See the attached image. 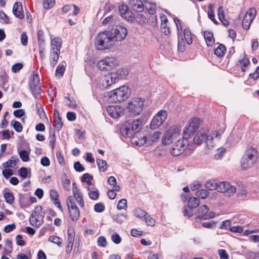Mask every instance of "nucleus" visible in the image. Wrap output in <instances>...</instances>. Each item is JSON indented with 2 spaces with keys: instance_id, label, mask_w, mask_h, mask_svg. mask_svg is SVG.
<instances>
[{
  "instance_id": "nucleus-60",
  "label": "nucleus",
  "mask_w": 259,
  "mask_h": 259,
  "mask_svg": "<svg viewBox=\"0 0 259 259\" xmlns=\"http://www.w3.org/2000/svg\"><path fill=\"white\" fill-rule=\"evenodd\" d=\"M2 174L3 176L7 179L13 175V170L11 168H5L3 170Z\"/></svg>"
},
{
  "instance_id": "nucleus-15",
  "label": "nucleus",
  "mask_w": 259,
  "mask_h": 259,
  "mask_svg": "<svg viewBox=\"0 0 259 259\" xmlns=\"http://www.w3.org/2000/svg\"><path fill=\"white\" fill-rule=\"evenodd\" d=\"M72 191L73 194L72 197L74 198V201H75V199L79 206L83 208L84 207V201L83 200L82 194L77 187L75 183L72 184Z\"/></svg>"
},
{
  "instance_id": "nucleus-46",
  "label": "nucleus",
  "mask_w": 259,
  "mask_h": 259,
  "mask_svg": "<svg viewBox=\"0 0 259 259\" xmlns=\"http://www.w3.org/2000/svg\"><path fill=\"white\" fill-rule=\"evenodd\" d=\"M37 40L39 46L45 45V36L44 32L42 30H39L37 32Z\"/></svg>"
},
{
  "instance_id": "nucleus-23",
  "label": "nucleus",
  "mask_w": 259,
  "mask_h": 259,
  "mask_svg": "<svg viewBox=\"0 0 259 259\" xmlns=\"http://www.w3.org/2000/svg\"><path fill=\"white\" fill-rule=\"evenodd\" d=\"M104 63L107 67V70L115 67L117 64V60L113 57H106L104 59Z\"/></svg>"
},
{
  "instance_id": "nucleus-31",
  "label": "nucleus",
  "mask_w": 259,
  "mask_h": 259,
  "mask_svg": "<svg viewBox=\"0 0 259 259\" xmlns=\"http://www.w3.org/2000/svg\"><path fill=\"white\" fill-rule=\"evenodd\" d=\"M30 91L35 98H38L40 96L41 93V88L38 84H29Z\"/></svg>"
},
{
  "instance_id": "nucleus-4",
  "label": "nucleus",
  "mask_w": 259,
  "mask_h": 259,
  "mask_svg": "<svg viewBox=\"0 0 259 259\" xmlns=\"http://www.w3.org/2000/svg\"><path fill=\"white\" fill-rule=\"evenodd\" d=\"M131 94L129 88L126 86H122L108 93L109 98L112 102H121L127 99Z\"/></svg>"
},
{
  "instance_id": "nucleus-37",
  "label": "nucleus",
  "mask_w": 259,
  "mask_h": 259,
  "mask_svg": "<svg viewBox=\"0 0 259 259\" xmlns=\"http://www.w3.org/2000/svg\"><path fill=\"white\" fill-rule=\"evenodd\" d=\"M97 164L100 171L105 172L107 169V163L105 160L97 159Z\"/></svg>"
},
{
  "instance_id": "nucleus-49",
  "label": "nucleus",
  "mask_w": 259,
  "mask_h": 259,
  "mask_svg": "<svg viewBox=\"0 0 259 259\" xmlns=\"http://www.w3.org/2000/svg\"><path fill=\"white\" fill-rule=\"evenodd\" d=\"M252 21L248 16H244L242 23L243 28L245 30H248Z\"/></svg>"
},
{
  "instance_id": "nucleus-1",
  "label": "nucleus",
  "mask_w": 259,
  "mask_h": 259,
  "mask_svg": "<svg viewBox=\"0 0 259 259\" xmlns=\"http://www.w3.org/2000/svg\"><path fill=\"white\" fill-rule=\"evenodd\" d=\"M142 124L140 119H129L121 125L120 132L123 137L133 138L135 134L140 131Z\"/></svg>"
},
{
  "instance_id": "nucleus-36",
  "label": "nucleus",
  "mask_w": 259,
  "mask_h": 259,
  "mask_svg": "<svg viewBox=\"0 0 259 259\" xmlns=\"http://www.w3.org/2000/svg\"><path fill=\"white\" fill-rule=\"evenodd\" d=\"M4 197L5 199V201L9 204H12L15 200V197L13 193L12 192H4Z\"/></svg>"
},
{
  "instance_id": "nucleus-2",
  "label": "nucleus",
  "mask_w": 259,
  "mask_h": 259,
  "mask_svg": "<svg viewBox=\"0 0 259 259\" xmlns=\"http://www.w3.org/2000/svg\"><path fill=\"white\" fill-rule=\"evenodd\" d=\"M258 158L257 150L253 147H248L245 151L241 160V165L243 169L251 168L255 163Z\"/></svg>"
},
{
  "instance_id": "nucleus-57",
  "label": "nucleus",
  "mask_w": 259,
  "mask_h": 259,
  "mask_svg": "<svg viewBox=\"0 0 259 259\" xmlns=\"http://www.w3.org/2000/svg\"><path fill=\"white\" fill-rule=\"evenodd\" d=\"M117 208L119 210L126 209L127 208V201L125 199H122L118 202Z\"/></svg>"
},
{
  "instance_id": "nucleus-40",
  "label": "nucleus",
  "mask_w": 259,
  "mask_h": 259,
  "mask_svg": "<svg viewBox=\"0 0 259 259\" xmlns=\"http://www.w3.org/2000/svg\"><path fill=\"white\" fill-rule=\"evenodd\" d=\"M136 21L141 24H143L147 22V18L143 14L138 13L135 16Z\"/></svg>"
},
{
  "instance_id": "nucleus-38",
  "label": "nucleus",
  "mask_w": 259,
  "mask_h": 259,
  "mask_svg": "<svg viewBox=\"0 0 259 259\" xmlns=\"http://www.w3.org/2000/svg\"><path fill=\"white\" fill-rule=\"evenodd\" d=\"M213 8V4H211L209 5L208 10L207 12L208 17L214 24H218V21L215 20L214 18Z\"/></svg>"
},
{
  "instance_id": "nucleus-41",
  "label": "nucleus",
  "mask_w": 259,
  "mask_h": 259,
  "mask_svg": "<svg viewBox=\"0 0 259 259\" xmlns=\"http://www.w3.org/2000/svg\"><path fill=\"white\" fill-rule=\"evenodd\" d=\"M40 80L38 74L37 72L33 71L32 76L30 77V81L29 84H38Z\"/></svg>"
},
{
  "instance_id": "nucleus-63",
  "label": "nucleus",
  "mask_w": 259,
  "mask_h": 259,
  "mask_svg": "<svg viewBox=\"0 0 259 259\" xmlns=\"http://www.w3.org/2000/svg\"><path fill=\"white\" fill-rule=\"evenodd\" d=\"M112 241L115 244H119L121 241V239L120 236L117 233H114L111 236Z\"/></svg>"
},
{
  "instance_id": "nucleus-22",
  "label": "nucleus",
  "mask_w": 259,
  "mask_h": 259,
  "mask_svg": "<svg viewBox=\"0 0 259 259\" xmlns=\"http://www.w3.org/2000/svg\"><path fill=\"white\" fill-rule=\"evenodd\" d=\"M144 7H145L149 14L153 15L155 13L156 5L154 3L143 0Z\"/></svg>"
},
{
  "instance_id": "nucleus-5",
  "label": "nucleus",
  "mask_w": 259,
  "mask_h": 259,
  "mask_svg": "<svg viewBox=\"0 0 259 259\" xmlns=\"http://www.w3.org/2000/svg\"><path fill=\"white\" fill-rule=\"evenodd\" d=\"M181 135V127L175 126H171L166 131L162 136V144L164 145L171 144L174 140L179 138Z\"/></svg>"
},
{
  "instance_id": "nucleus-17",
  "label": "nucleus",
  "mask_w": 259,
  "mask_h": 259,
  "mask_svg": "<svg viewBox=\"0 0 259 259\" xmlns=\"http://www.w3.org/2000/svg\"><path fill=\"white\" fill-rule=\"evenodd\" d=\"M128 74V70L121 68L118 69L116 72L111 73V78L114 79V81H118L119 79H124Z\"/></svg>"
},
{
  "instance_id": "nucleus-8",
  "label": "nucleus",
  "mask_w": 259,
  "mask_h": 259,
  "mask_svg": "<svg viewBox=\"0 0 259 259\" xmlns=\"http://www.w3.org/2000/svg\"><path fill=\"white\" fill-rule=\"evenodd\" d=\"M188 145V140L183 138L178 140L171 147L170 153L174 156L181 155L187 148Z\"/></svg>"
},
{
  "instance_id": "nucleus-44",
  "label": "nucleus",
  "mask_w": 259,
  "mask_h": 259,
  "mask_svg": "<svg viewBox=\"0 0 259 259\" xmlns=\"http://www.w3.org/2000/svg\"><path fill=\"white\" fill-rule=\"evenodd\" d=\"M11 125L17 132L20 133L22 132L23 130V127L21 123L16 120H13L11 122Z\"/></svg>"
},
{
  "instance_id": "nucleus-50",
  "label": "nucleus",
  "mask_w": 259,
  "mask_h": 259,
  "mask_svg": "<svg viewBox=\"0 0 259 259\" xmlns=\"http://www.w3.org/2000/svg\"><path fill=\"white\" fill-rule=\"evenodd\" d=\"M93 179V177L89 173L84 174L81 179L82 182H86L88 185L91 184V181Z\"/></svg>"
},
{
  "instance_id": "nucleus-35",
  "label": "nucleus",
  "mask_w": 259,
  "mask_h": 259,
  "mask_svg": "<svg viewBox=\"0 0 259 259\" xmlns=\"http://www.w3.org/2000/svg\"><path fill=\"white\" fill-rule=\"evenodd\" d=\"M225 51V46L222 44H220L219 46L214 50V54L218 57H221L224 56Z\"/></svg>"
},
{
  "instance_id": "nucleus-64",
  "label": "nucleus",
  "mask_w": 259,
  "mask_h": 259,
  "mask_svg": "<svg viewBox=\"0 0 259 259\" xmlns=\"http://www.w3.org/2000/svg\"><path fill=\"white\" fill-rule=\"evenodd\" d=\"M218 254L220 256V259H229L227 252L225 249H219L218 250Z\"/></svg>"
},
{
  "instance_id": "nucleus-20",
  "label": "nucleus",
  "mask_w": 259,
  "mask_h": 259,
  "mask_svg": "<svg viewBox=\"0 0 259 259\" xmlns=\"http://www.w3.org/2000/svg\"><path fill=\"white\" fill-rule=\"evenodd\" d=\"M144 2L141 0H129L128 5L135 11L142 12L144 9Z\"/></svg>"
},
{
  "instance_id": "nucleus-24",
  "label": "nucleus",
  "mask_w": 259,
  "mask_h": 259,
  "mask_svg": "<svg viewBox=\"0 0 259 259\" xmlns=\"http://www.w3.org/2000/svg\"><path fill=\"white\" fill-rule=\"evenodd\" d=\"M52 46V51H56L58 50V52H60V49L62 46V41L60 37H55L51 42Z\"/></svg>"
},
{
  "instance_id": "nucleus-21",
  "label": "nucleus",
  "mask_w": 259,
  "mask_h": 259,
  "mask_svg": "<svg viewBox=\"0 0 259 259\" xmlns=\"http://www.w3.org/2000/svg\"><path fill=\"white\" fill-rule=\"evenodd\" d=\"M125 11L122 12L121 11V8L120 7L119 8V11L121 16L123 18L126 19L128 21H133L135 18V16L134 15L133 12L129 10L127 7H125Z\"/></svg>"
},
{
  "instance_id": "nucleus-51",
  "label": "nucleus",
  "mask_w": 259,
  "mask_h": 259,
  "mask_svg": "<svg viewBox=\"0 0 259 259\" xmlns=\"http://www.w3.org/2000/svg\"><path fill=\"white\" fill-rule=\"evenodd\" d=\"M53 125L58 131L61 129L63 126V122L61 121V117L55 118Z\"/></svg>"
},
{
  "instance_id": "nucleus-43",
  "label": "nucleus",
  "mask_w": 259,
  "mask_h": 259,
  "mask_svg": "<svg viewBox=\"0 0 259 259\" xmlns=\"http://www.w3.org/2000/svg\"><path fill=\"white\" fill-rule=\"evenodd\" d=\"M35 109L36 112L40 118H42L43 116H45L46 114L44 111V110L42 108V105L40 103L38 102H36L35 103Z\"/></svg>"
},
{
  "instance_id": "nucleus-56",
  "label": "nucleus",
  "mask_w": 259,
  "mask_h": 259,
  "mask_svg": "<svg viewBox=\"0 0 259 259\" xmlns=\"http://www.w3.org/2000/svg\"><path fill=\"white\" fill-rule=\"evenodd\" d=\"M200 120L197 118H193L189 123V124L192 125L196 130H197L200 126Z\"/></svg>"
},
{
  "instance_id": "nucleus-39",
  "label": "nucleus",
  "mask_w": 259,
  "mask_h": 259,
  "mask_svg": "<svg viewBox=\"0 0 259 259\" xmlns=\"http://www.w3.org/2000/svg\"><path fill=\"white\" fill-rule=\"evenodd\" d=\"M184 35L186 42L188 45H191L192 43V34L189 29H185L184 30Z\"/></svg>"
},
{
  "instance_id": "nucleus-33",
  "label": "nucleus",
  "mask_w": 259,
  "mask_h": 259,
  "mask_svg": "<svg viewBox=\"0 0 259 259\" xmlns=\"http://www.w3.org/2000/svg\"><path fill=\"white\" fill-rule=\"evenodd\" d=\"M249 64V59L246 57H244L243 59L239 60L237 65L240 68L242 72H244L245 71L246 67Z\"/></svg>"
},
{
  "instance_id": "nucleus-29",
  "label": "nucleus",
  "mask_w": 259,
  "mask_h": 259,
  "mask_svg": "<svg viewBox=\"0 0 259 259\" xmlns=\"http://www.w3.org/2000/svg\"><path fill=\"white\" fill-rule=\"evenodd\" d=\"M17 156H12L11 158L3 164L4 167L7 168L14 167L19 161Z\"/></svg>"
},
{
  "instance_id": "nucleus-30",
  "label": "nucleus",
  "mask_w": 259,
  "mask_h": 259,
  "mask_svg": "<svg viewBox=\"0 0 259 259\" xmlns=\"http://www.w3.org/2000/svg\"><path fill=\"white\" fill-rule=\"evenodd\" d=\"M197 131L193 126L188 124L183 131V138L188 139V138L193 135L194 133Z\"/></svg>"
},
{
  "instance_id": "nucleus-58",
  "label": "nucleus",
  "mask_w": 259,
  "mask_h": 259,
  "mask_svg": "<svg viewBox=\"0 0 259 259\" xmlns=\"http://www.w3.org/2000/svg\"><path fill=\"white\" fill-rule=\"evenodd\" d=\"M13 131L10 132L9 130H4L2 132V136L1 139L9 140L11 138V136L13 135Z\"/></svg>"
},
{
  "instance_id": "nucleus-62",
  "label": "nucleus",
  "mask_w": 259,
  "mask_h": 259,
  "mask_svg": "<svg viewBox=\"0 0 259 259\" xmlns=\"http://www.w3.org/2000/svg\"><path fill=\"white\" fill-rule=\"evenodd\" d=\"M23 64L21 63H16L12 66V71L14 73L18 72L23 68Z\"/></svg>"
},
{
  "instance_id": "nucleus-25",
  "label": "nucleus",
  "mask_w": 259,
  "mask_h": 259,
  "mask_svg": "<svg viewBox=\"0 0 259 259\" xmlns=\"http://www.w3.org/2000/svg\"><path fill=\"white\" fill-rule=\"evenodd\" d=\"M203 36L207 46L208 47L212 46L214 42L213 33L209 31H204Z\"/></svg>"
},
{
  "instance_id": "nucleus-42",
  "label": "nucleus",
  "mask_w": 259,
  "mask_h": 259,
  "mask_svg": "<svg viewBox=\"0 0 259 259\" xmlns=\"http://www.w3.org/2000/svg\"><path fill=\"white\" fill-rule=\"evenodd\" d=\"M68 232V243L69 244H72L73 245L74 237H75V232L74 230L72 228H69L67 230Z\"/></svg>"
},
{
  "instance_id": "nucleus-54",
  "label": "nucleus",
  "mask_w": 259,
  "mask_h": 259,
  "mask_svg": "<svg viewBox=\"0 0 259 259\" xmlns=\"http://www.w3.org/2000/svg\"><path fill=\"white\" fill-rule=\"evenodd\" d=\"M6 245L8 247L7 248L4 249L5 253L10 254L13 251L12 242L10 240H6Z\"/></svg>"
},
{
  "instance_id": "nucleus-28",
  "label": "nucleus",
  "mask_w": 259,
  "mask_h": 259,
  "mask_svg": "<svg viewBox=\"0 0 259 259\" xmlns=\"http://www.w3.org/2000/svg\"><path fill=\"white\" fill-rule=\"evenodd\" d=\"M219 20L223 23L224 26H227L229 25V21L225 18V15L223 10V7L220 6L218 7L217 10Z\"/></svg>"
},
{
  "instance_id": "nucleus-48",
  "label": "nucleus",
  "mask_w": 259,
  "mask_h": 259,
  "mask_svg": "<svg viewBox=\"0 0 259 259\" xmlns=\"http://www.w3.org/2000/svg\"><path fill=\"white\" fill-rule=\"evenodd\" d=\"M49 241L57 244L60 247L62 245V240L57 236H51L49 238Z\"/></svg>"
},
{
  "instance_id": "nucleus-10",
  "label": "nucleus",
  "mask_w": 259,
  "mask_h": 259,
  "mask_svg": "<svg viewBox=\"0 0 259 259\" xmlns=\"http://www.w3.org/2000/svg\"><path fill=\"white\" fill-rule=\"evenodd\" d=\"M236 187L227 182H219L218 191L223 193L226 197H231L236 192Z\"/></svg>"
},
{
  "instance_id": "nucleus-19",
  "label": "nucleus",
  "mask_w": 259,
  "mask_h": 259,
  "mask_svg": "<svg viewBox=\"0 0 259 259\" xmlns=\"http://www.w3.org/2000/svg\"><path fill=\"white\" fill-rule=\"evenodd\" d=\"M208 131L205 129L199 131L193 139L194 143L197 145L201 144L206 138Z\"/></svg>"
},
{
  "instance_id": "nucleus-11",
  "label": "nucleus",
  "mask_w": 259,
  "mask_h": 259,
  "mask_svg": "<svg viewBox=\"0 0 259 259\" xmlns=\"http://www.w3.org/2000/svg\"><path fill=\"white\" fill-rule=\"evenodd\" d=\"M167 116V112L164 110L159 111L151 121L150 127L155 129L160 126L165 120Z\"/></svg>"
},
{
  "instance_id": "nucleus-7",
  "label": "nucleus",
  "mask_w": 259,
  "mask_h": 259,
  "mask_svg": "<svg viewBox=\"0 0 259 259\" xmlns=\"http://www.w3.org/2000/svg\"><path fill=\"white\" fill-rule=\"evenodd\" d=\"M144 102V100L142 98H136L128 102L126 109L130 113V115H139L143 110Z\"/></svg>"
},
{
  "instance_id": "nucleus-61",
  "label": "nucleus",
  "mask_w": 259,
  "mask_h": 259,
  "mask_svg": "<svg viewBox=\"0 0 259 259\" xmlns=\"http://www.w3.org/2000/svg\"><path fill=\"white\" fill-rule=\"evenodd\" d=\"M105 209V206L102 203H98L94 205V210L96 212H101Z\"/></svg>"
},
{
  "instance_id": "nucleus-34",
  "label": "nucleus",
  "mask_w": 259,
  "mask_h": 259,
  "mask_svg": "<svg viewBox=\"0 0 259 259\" xmlns=\"http://www.w3.org/2000/svg\"><path fill=\"white\" fill-rule=\"evenodd\" d=\"M219 182L217 183L215 180H210L206 182L204 187L206 189L209 190H216L218 191L219 188Z\"/></svg>"
},
{
  "instance_id": "nucleus-18",
  "label": "nucleus",
  "mask_w": 259,
  "mask_h": 259,
  "mask_svg": "<svg viewBox=\"0 0 259 259\" xmlns=\"http://www.w3.org/2000/svg\"><path fill=\"white\" fill-rule=\"evenodd\" d=\"M13 13L16 17L23 19L24 18V14L21 3L16 2L13 7Z\"/></svg>"
},
{
  "instance_id": "nucleus-59",
  "label": "nucleus",
  "mask_w": 259,
  "mask_h": 259,
  "mask_svg": "<svg viewBox=\"0 0 259 259\" xmlns=\"http://www.w3.org/2000/svg\"><path fill=\"white\" fill-rule=\"evenodd\" d=\"M55 5V0H44V7L46 9H50Z\"/></svg>"
},
{
  "instance_id": "nucleus-26",
  "label": "nucleus",
  "mask_w": 259,
  "mask_h": 259,
  "mask_svg": "<svg viewBox=\"0 0 259 259\" xmlns=\"http://www.w3.org/2000/svg\"><path fill=\"white\" fill-rule=\"evenodd\" d=\"M57 51H58V50L56 51H51L50 53V65L53 67L56 65L59 58L60 52Z\"/></svg>"
},
{
  "instance_id": "nucleus-9",
  "label": "nucleus",
  "mask_w": 259,
  "mask_h": 259,
  "mask_svg": "<svg viewBox=\"0 0 259 259\" xmlns=\"http://www.w3.org/2000/svg\"><path fill=\"white\" fill-rule=\"evenodd\" d=\"M67 205L69 211L70 217L73 221H76L80 216L79 208L76 205L74 198L70 196L66 200Z\"/></svg>"
},
{
  "instance_id": "nucleus-13",
  "label": "nucleus",
  "mask_w": 259,
  "mask_h": 259,
  "mask_svg": "<svg viewBox=\"0 0 259 259\" xmlns=\"http://www.w3.org/2000/svg\"><path fill=\"white\" fill-rule=\"evenodd\" d=\"M209 208L206 205H202L200 206L197 211V218L200 220H206L212 219L214 217V213L210 212L208 213Z\"/></svg>"
},
{
  "instance_id": "nucleus-14",
  "label": "nucleus",
  "mask_w": 259,
  "mask_h": 259,
  "mask_svg": "<svg viewBox=\"0 0 259 259\" xmlns=\"http://www.w3.org/2000/svg\"><path fill=\"white\" fill-rule=\"evenodd\" d=\"M123 109L118 106H109L107 108V112L111 117L116 119L123 114Z\"/></svg>"
},
{
  "instance_id": "nucleus-3",
  "label": "nucleus",
  "mask_w": 259,
  "mask_h": 259,
  "mask_svg": "<svg viewBox=\"0 0 259 259\" xmlns=\"http://www.w3.org/2000/svg\"><path fill=\"white\" fill-rule=\"evenodd\" d=\"M114 39L109 31L100 32L95 38V46L98 50L107 49L114 45Z\"/></svg>"
},
{
  "instance_id": "nucleus-47",
  "label": "nucleus",
  "mask_w": 259,
  "mask_h": 259,
  "mask_svg": "<svg viewBox=\"0 0 259 259\" xmlns=\"http://www.w3.org/2000/svg\"><path fill=\"white\" fill-rule=\"evenodd\" d=\"M134 214L137 218H142L146 217L148 215V213L145 211L140 209V208H136L134 210Z\"/></svg>"
},
{
  "instance_id": "nucleus-52",
  "label": "nucleus",
  "mask_w": 259,
  "mask_h": 259,
  "mask_svg": "<svg viewBox=\"0 0 259 259\" xmlns=\"http://www.w3.org/2000/svg\"><path fill=\"white\" fill-rule=\"evenodd\" d=\"M20 158L23 161L26 162L29 160V153L25 150H22L19 152Z\"/></svg>"
},
{
  "instance_id": "nucleus-12",
  "label": "nucleus",
  "mask_w": 259,
  "mask_h": 259,
  "mask_svg": "<svg viewBox=\"0 0 259 259\" xmlns=\"http://www.w3.org/2000/svg\"><path fill=\"white\" fill-rule=\"evenodd\" d=\"M127 34L126 28L121 25L116 27L112 33V37L114 38V42L116 41H121L124 39Z\"/></svg>"
},
{
  "instance_id": "nucleus-6",
  "label": "nucleus",
  "mask_w": 259,
  "mask_h": 259,
  "mask_svg": "<svg viewBox=\"0 0 259 259\" xmlns=\"http://www.w3.org/2000/svg\"><path fill=\"white\" fill-rule=\"evenodd\" d=\"M45 211L41 206H37L33 210L29 218L30 224L35 227H39L44 223Z\"/></svg>"
},
{
  "instance_id": "nucleus-55",
  "label": "nucleus",
  "mask_w": 259,
  "mask_h": 259,
  "mask_svg": "<svg viewBox=\"0 0 259 259\" xmlns=\"http://www.w3.org/2000/svg\"><path fill=\"white\" fill-rule=\"evenodd\" d=\"M256 15V10L254 8L249 9L246 12L245 16H248L251 21L255 18Z\"/></svg>"
},
{
  "instance_id": "nucleus-32",
  "label": "nucleus",
  "mask_w": 259,
  "mask_h": 259,
  "mask_svg": "<svg viewBox=\"0 0 259 259\" xmlns=\"http://www.w3.org/2000/svg\"><path fill=\"white\" fill-rule=\"evenodd\" d=\"M200 201L198 198L195 197H191L188 200V206L191 209L196 208L199 204Z\"/></svg>"
},
{
  "instance_id": "nucleus-45",
  "label": "nucleus",
  "mask_w": 259,
  "mask_h": 259,
  "mask_svg": "<svg viewBox=\"0 0 259 259\" xmlns=\"http://www.w3.org/2000/svg\"><path fill=\"white\" fill-rule=\"evenodd\" d=\"M112 218L117 223L121 224L123 222L124 219H128V216L124 214H118L113 215Z\"/></svg>"
},
{
  "instance_id": "nucleus-16",
  "label": "nucleus",
  "mask_w": 259,
  "mask_h": 259,
  "mask_svg": "<svg viewBox=\"0 0 259 259\" xmlns=\"http://www.w3.org/2000/svg\"><path fill=\"white\" fill-rule=\"evenodd\" d=\"M221 133L216 131H212L209 135H207L205 142L208 148L211 149L214 147L215 143L213 141V137L219 139L221 137Z\"/></svg>"
},
{
  "instance_id": "nucleus-27",
  "label": "nucleus",
  "mask_w": 259,
  "mask_h": 259,
  "mask_svg": "<svg viewBox=\"0 0 259 259\" xmlns=\"http://www.w3.org/2000/svg\"><path fill=\"white\" fill-rule=\"evenodd\" d=\"M59 195L57 191L56 190H52L50 191V198L54 201L55 205H57L60 210L62 209L61 206L60 205V201L58 199Z\"/></svg>"
},
{
  "instance_id": "nucleus-53",
  "label": "nucleus",
  "mask_w": 259,
  "mask_h": 259,
  "mask_svg": "<svg viewBox=\"0 0 259 259\" xmlns=\"http://www.w3.org/2000/svg\"><path fill=\"white\" fill-rule=\"evenodd\" d=\"M208 192L205 189H200L196 193V195L201 199H205L207 197Z\"/></svg>"
}]
</instances>
